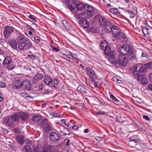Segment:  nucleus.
Returning a JSON list of instances; mask_svg holds the SVG:
<instances>
[{"label": "nucleus", "mask_w": 152, "mask_h": 152, "mask_svg": "<svg viewBox=\"0 0 152 152\" xmlns=\"http://www.w3.org/2000/svg\"><path fill=\"white\" fill-rule=\"evenodd\" d=\"M118 58L114 62L116 67L124 66L129 60H133L137 58L136 52L128 45L125 44L120 46L118 49Z\"/></svg>", "instance_id": "f257e3e1"}, {"label": "nucleus", "mask_w": 152, "mask_h": 152, "mask_svg": "<svg viewBox=\"0 0 152 152\" xmlns=\"http://www.w3.org/2000/svg\"><path fill=\"white\" fill-rule=\"evenodd\" d=\"M146 71V68L144 66L140 64H138L132 68V73L135 77L137 78L138 80H141V77Z\"/></svg>", "instance_id": "f03ea898"}, {"label": "nucleus", "mask_w": 152, "mask_h": 152, "mask_svg": "<svg viewBox=\"0 0 152 152\" xmlns=\"http://www.w3.org/2000/svg\"><path fill=\"white\" fill-rule=\"evenodd\" d=\"M66 7L69 9L73 13H75L77 12L76 6L77 4L75 0H67L65 1Z\"/></svg>", "instance_id": "7ed1b4c3"}, {"label": "nucleus", "mask_w": 152, "mask_h": 152, "mask_svg": "<svg viewBox=\"0 0 152 152\" xmlns=\"http://www.w3.org/2000/svg\"><path fill=\"white\" fill-rule=\"evenodd\" d=\"M32 45L30 41L27 38H25L23 42L20 43L18 46V48L20 50L29 49Z\"/></svg>", "instance_id": "20e7f679"}, {"label": "nucleus", "mask_w": 152, "mask_h": 152, "mask_svg": "<svg viewBox=\"0 0 152 152\" xmlns=\"http://www.w3.org/2000/svg\"><path fill=\"white\" fill-rule=\"evenodd\" d=\"M99 22L100 25L105 26L104 31L105 32L110 30V27L111 26V23L110 22L107 21L105 18L102 17L100 18L99 19Z\"/></svg>", "instance_id": "39448f33"}, {"label": "nucleus", "mask_w": 152, "mask_h": 152, "mask_svg": "<svg viewBox=\"0 0 152 152\" xmlns=\"http://www.w3.org/2000/svg\"><path fill=\"white\" fill-rule=\"evenodd\" d=\"M110 27V30L108 31L106 33H109L111 31H112L113 35L114 37L117 38V37L119 36V34H120V33H121L120 29L116 26H112V24H111V26Z\"/></svg>", "instance_id": "423d86ee"}, {"label": "nucleus", "mask_w": 152, "mask_h": 152, "mask_svg": "<svg viewBox=\"0 0 152 152\" xmlns=\"http://www.w3.org/2000/svg\"><path fill=\"white\" fill-rule=\"evenodd\" d=\"M86 72L91 80L94 82V80L96 79L97 78V75L94 71L90 68H86Z\"/></svg>", "instance_id": "0eeeda50"}, {"label": "nucleus", "mask_w": 152, "mask_h": 152, "mask_svg": "<svg viewBox=\"0 0 152 152\" xmlns=\"http://www.w3.org/2000/svg\"><path fill=\"white\" fill-rule=\"evenodd\" d=\"M13 31V28L11 27L6 26L5 27L4 31V35L6 38H8L10 37L11 34Z\"/></svg>", "instance_id": "6e6552de"}, {"label": "nucleus", "mask_w": 152, "mask_h": 152, "mask_svg": "<svg viewBox=\"0 0 152 152\" xmlns=\"http://www.w3.org/2000/svg\"><path fill=\"white\" fill-rule=\"evenodd\" d=\"M49 137L52 142L59 140L60 138L59 134L55 132H51L50 134Z\"/></svg>", "instance_id": "1a4fd4ad"}, {"label": "nucleus", "mask_w": 152, "mask_h": 152, "mask_svg": "<svg viewBox=\"0 0 152 152\" xmlns=\"http://www.w3.org/2000/svg\"><path fill=\"white\" fill-rule=\"evenodd\" d=\"M93 14V13H90L89 12H86L78 15V17L80 20H86V18L92 16Z\"/></svg>", "instance_id": "9d476101"}, {"label": "nucleus", "mask_w": 152, "mask_h": 152, "mask_svg": "<svg viewBox=\"0 0 152 152\" xmlns=\"http://www.w3.org/2000/svg\"><path fill=\"white\" fill-rule=\"evenodd\" d=\"M22 85L23 88L27 90L30 91L31 89V83L28 80H26L22 82Z\"/></svg>", "instance_id": "9b49d317"}, {"label": "nucleus", "mask_w": 152, "mask_h": 152, "mask_svg": "<svg viewBox=\"0 0 152 152\" xmlns=\"http://www.w3.org/2000/svg\"><path fill=\"white\" fill-rule=\"evenodd\" d=\"M109 56L108 59L111 62L112 64H114L115 65L114 61H116L117 59L113 61L114 58H115L116 56V53L115 51H113L109 54V55H107Z\"/></svg>", "instance_id": "f8f14e48"}, {"label": "nucleus", "mask_w": 152, "mask_h": 152, "mask_svg": "<svg viewBox=\"0 0 152 152\" xmlns=\"http://www.w3.org/2000/svg\"><path fill=\"white\" fill-rule=\"evenodd\" d=\"M80 25L84 28H87L89 26V23L86 20H80L79 22Z\"/></svg>", "instance_id": "ddd939ff"}, {"label": "nucleus", "mask_w": 152, "mask_h": 152, "mask_svg": "<svg viewBox=\"0 0 152 152\" xmlns=\"http://www.w3.org/2000/svg\"><path fill=\"white\" fill-rule=\"evenodd\" d=\"M22 82L18 80H15L14 82V84L13 85V88L14 89H19L22 86Z\"/></svg>", "instance_id": "4468645a"}, {"label": "nucleus", "mask_w": 152, "mask_h": 152, "mask_svg": "<svg viewBox=\"0 0 152 152\" xmlns=\"http://www.w3.org/2000/svg\"><path fill=\"white\" fill-rule=\"evenodd\" d=\"M117 38H118L119 39L121 40L122 42L124 43H126L127 41V38L122 32L120 33V34H119V36L117 37Z\"/></svg>", "instance_id": "2eb2a0df"}, {"label": "nucleus", "mask_w": 152, "mask_h": 152, "mask_svg": "<svg viewBox=\"0 0 152 152\" xmlns=\"http://www.w3.org/2000/svg\"><path fill=\"white\" fill-rule=\"evenodd\" d=\"M85 9L86 10H88L86 12H89L90 13H93L92 16L94 15V8L91 6L90 5L88 4H86Z\"/></svg>", "instance_id": "dca6fc26"}, {"label": "nucleus", "mask_w": 152, "mask_h": 152, "mask_svg": "<svg viewBox=\"0 0 152 152\" xmlns=\"http://www.w3.org/2000/svg\"><path fill=\"white\" fill-rule=\"evenodd\" d=\"M58 80L57 79H53L51 80L49 86L50 87L55 88L58 84Z\"/></svg>", "instance_id": "f3484780"}, {"label": "nucleus", "mask_w": 152, "mask_h": 152, "mask_svg": "<svg viewBox=\"0 0 152 152\" xmlns=\"http://www.w3.org/2000/svg\"><path fill=\"white\" fill-rule=\"evenodd\" d=\"M52 78L48 75H45L44 76V83L48 86L51 81Z\"/></svg>", "instance_id": "a211bd4d"}, {"label": "nucleus", "mask_w": 152, "mask_h": 152, "mask_svg": "<svg viewBox=\"0 0 152 152\" xmlns=\"http://www.w3.org/2000/svg\"><path fill=\"white\" fill-rule=\"evenodd\" d=\"M8 43L13 49H16L17 48L16 43L14 40L10 39L8 41Z\"/></svg>", "instance_id": "6ab92c4d"}, {"label": "nucleus", "mask_w": 152, "mask_h": 152, "mask_svg": "<svg viewBox=\"0 0 152 152\" xmlns=\"http://www.w3.org/2000/svg\"><path fill=\"white\" fill-rule=\"evenodd\" d=\"M18 116L22 120H25L28 118V115L24 113H18Z\"/></svg>", "instance_id": "aec40b11"}, {"label": "nucleus", "mask_w": 152, "mask_h": 152, "mask_svg": "<svg viewBox=\"0 0 152 152\" xmlns=\"http://www.w3.org/2000/svg\"><path fill=\"white\" fill-rule=\"evenodd\" d=\"M108 46L107 42L105 40L101 41L99 45V48L100 49L104 50L106 47Z\"/></svg>", "instance_id": "412c9836"}, {"label": "nucleus", "mask_w": 152, "mask_h": 152, "mask_svg": "<svg viewBox=\"0 0 152 152\" xmlns=\"http://www.w3.org/2000/svg\"><path fill=\"white\" fill-rule=\"evenodd\" d=\"M43 131L45 132H47L51 130L50 126L48 124L44 125L42 127Z\"/></svg>", "instance_id": "4be33fe9"}, {"label": "nucleus", "mask_w": 152, "mask_h": 152, "mask_svg": "<svg viewBox=\"0 0 152 152\" xmlns=\"http://www.w3.org/2000/svg\"><path fill=\"white\" fill-rule=\"evenodd\" d=\"M11 58L9 56H7L4 60L2 65L4 66L7 65L11 62Z\"/></svg>", "instance_id": "5701e85b"}, {"label": "nucleus", "mask_w": 152, "mask_h": 152, "mask_svg": "<svg viewBox=\"0 0 152 152\" xmlns=\"http://www.w3.org/2000/svg\"><path fill=\"white\" fill-rule=\"evenodd\" d=\"M32 120L34 122H37L41 119V116L39 115H36L32 117Z\"/></svg>", "instance_id": "b1692460"}, {"label": "nucleus", "mask_w": 152, "mask_h": 152, "mask_svg": "<svg viewBox=\"0 0 152 152\" xmlns=\"http://www.w3.org/2000/svg\"><path fill=\"white\" fill-rule=\"evenodd\" d=\"M17 140L18 142L21 145H23V143L24 138L21 135H19L17 137Z\"/></svg>", "instance_id": "393cba45"}, {"label": "nucleus", "mask_w": 152, "mask_h": 152, "mask_svg": "<svg viewBox=\"0 0 152 152\" xmlns=\"http://www.w3.org/2000/svg\"><path fill=\"white\" fill-rule=\"evenodd\" d=\"M86 4L84 5L83 3H80L79 4H77V6H76V9L77 11L78 10H83L85 9Z\"/></svg>", "instance_id": "a878e982"}, {"label": "nucleus", "mask_w": 152, "mask_h": 152, "mask_svg": "<svg viewBox=\"0 0 152 152\" xmlns=\"http://www.w3.org/2000/svg\"><path fill=\"white\" fill-rule=\"evenodd\" d=\"M62 57L67 61L72 63L73 62V59L71 58L68 55L63 54H62Z\"/></svg>", "instance_id": "bb28decb"}, {"label": "nucleus", "mask_w": 152, "mask_h": 152, "mask_svg": "<svg viewBox=\"0 0 152 152\" xmlns=\"http://www.w3.org/2000/svg\"><path fill=\"white\" fill-rule=\"evenodd\" d=\"M19 118V117L18 116V114L17 113H14L10 117V118H12V120H13L14 121H17Z\"/></svg>", "instance_id": "cd10ccee"}, {"label": "nucleus", "mask_w": 152, "mask_h": 152, "mask_svg": "<svg viewBox=\"0 0 152 152\" xmlns=\"http://www.w3.org/2000/svg\"><path fill=\"white\" fill-rule=\"evenodd\" d=\"M77 90L80 92H83L85 93H87L86 89L83 86H80L77 87Z\"/></svg>", "instance_id": "c85d7f7f"}, {"label": "nucleus", "mask_w": 152, "mask_h": 152, "mask_svg": "<svg viewBox=\"0 0 152 152\" xmlns=\"http://www.w3.org/2000/svg\"><path fill=\"white\" fill-rule=\"evenodd\" d=\"M103 50H104L105 54L107 56L109 55V54L111 52L110 48L108 46L106 47Z\"/></svg>", "instance_id": "c756f323"}, {"label": "nucleus", "mask_w": 152, "mask_h": 152, "mask_svg": "<svg viewBox=\"0 0 152 152\" xmlns=\"http://www.w3.org/2000/svg\"><path fill=\"white\" fill-rule=\"evenodd\" d=\"M61 23L66 28H69V27L70 26V24L68 23L67 21L65 20H63L61 22Z\"/></svg>", "instance_id": "7c9ffc66"}, {"label": "nucleus", "mask_w": 152, "mask_h": 152, "mask_svg": "<svg viewBox=\"0 0 152 152\" xmlns=\"http://www.w3.org/2000/svg\"><path fill=\"white\" fill-rule=\"evenodd\" d=\"M97 29V28H96L95 27H91L88 28V30L89 32L96 33L98 31V30Z\"/></svg>", "instance_id": "2f4dec72"}, {"label": "nucleus", "mask_w": 152, "mask_h": 152, "mask_svg": "<svg viewBox=\"0 0 152 152\" xmlns=\"http://www.w3.org/2000/svg\"><path fill=\"white\" fill-rule=\"evenodd\" d=\"M25 38H26L25 37V36L23 34L20 32H18V39L19 40H23V41H24V39Z\"/></svg>", "instance_id": "473e14b6"}, {"label": "nucleus", "mask_w": 152, "mask_h": 152, "mask_svg": "<svg viewBox=\"0 0 152 152\" xmlns=\"http://www.w3.org/2000/svg\"><path fill=\"white\" fill-rule=\"evenodd\" d=\"M126 13L128 14L130 17L131 18H133L134 17V13L132 11H131L130 10H127L126 11Z\"/></svg>", "instance_id": "72a5a7b5"}, {"label": "nucleus", "mask_w": 152, "mask_h": 152, "mask_svg": "<svg viewBox=\"0 0 152 152\" xmlns=\"http://www.w3.org/2000/svg\"><path fill=\"white\" fill-rule=\"evenodd\" d=\"M24 149L26 152H31L32 149L31 147L28 145H26L24 147Z\"/></svg>", "instance_id": "f704fd0d"}, {"label": "nucleus", "mask_w": 152, "mask_h": 152, "mask_svg": "<svg viewBox=\"0 0 152 152\" xmlns=\"http://www.w3.org/2000/svg\"><path fill=\"white\" fill-rule=\"evenodd\" d=\"M43 77V76L41 73H39L37 74L35 76V79H42Z\"/></svg>", "instance_id": "c9c22d12"}, {"label": "nucleus", "mask_w": 152, "mask_h": 152, "mask_svg": "<svg viewBox=\"0 0 152 152\" xmlns=\"http://www.w3.org/2000/svg\"><path fill=\"white\" fill-rule=\"evenodd\" d=\"M21 96L24 98H27L28 97L31 98V96H29L25 92L22 93L21 94Z\"/></svg>", "instance_id": "e433bc0d"}, {"label": "nucleus", "mask_w": 152, "mask_h": 152, "mask_svg": "<svg viewBox=\"0 0 152 152\" xmlns=\"http://www.w3.org/2000/svg\"><path fill=\"white\" fill-rule=\"evenodd\" d=\"M13 120L10 118H9V121H8L7 126H12L13 124Z\"/></svg>", "instance_id": "4c0bfd02"}, {"label": "nucleus", "mask_w": 152, "mask_h": 152, "mask_svg": "<svg viewBox=\"0 0 152 152\" xmlns=\"http://www.w3.org/2000/svg\"><path fill=\"white\" fill-rule=\"evenodd\" d=\"M110 12L114 14H116L118 12V10L116 8L110 9Z\"/></svg>", "instance_id": "58836bf2"}, {"label": "nucleus", "mask_w": 152, "mask_h": 152, "mask_svg": "<svg viewBox=\"0 0 152 152\" xmlns=\"http://www.w3.org/2000/svg\"><path fill=\"white\" fill-rule=\"evenodd\" d=\"M33 152H39V148L38 146H34L33 148Z\"/></svg>", "instance_id": "ea45409f"}, {"label": "nucleus", "mask_w": 152, "mask_h": 152, "mask_svg": "<svg viewBox=\"0 0 152 152\" xmlns=\"http://www.w3.org/2000/svg\"><path fill=\"white\" fill-rule=\"evenodd\" d=\"M140 80L141 81L142 84H146L147 83V80L145 78H143L142 77H141Z\"/></svg>", "instance_id": "a19ab883"}, {"label": "nucleus", "mask_w": 152, "mask_h": 152, "mask_svg": "<svg viewBox=\"0 0 152 152\" xmlns=\"http://www.w3.org/2000/svg\"><path fill=\"white\" fill-rule=\"evenodd\" d=\"M110 98L111 100L114 102H119L118 100H117L113 95H111L110 96Z\"/></svg>", "instance_id": "79ce46f5"}, {"label": "nucleus", "mask_w": 152, "mask_h": 152, "mask_svg": "<svg viewBox=\"0 0 152 152\" xmlns=\"http://www.w3.org/2000/svg\"><path fill=\"white\" fill-rule=\"evenodd\" d=\"M144 66L146 68V71L147 70L148 68L149 67H150L151 68V62L148 63L144 65V66Z\"/></svg>", "instance_id": "37998d69"}, {"label": "nucleus", "mask_w": 152, "mask_h": 152, "mask_svg": "<svg viewBox=\"0 0 152 152\" xmlns=\"http://www.w3.org/2000/svg\"><path fill=\"white\" fill-rule=\"evenodd\" d=\"M34 38L35 42L37 43H38L39 42V38L38 36L35 37Z\"/></svg>", "instance_id": "c03bdc74"}, {"label": "nucleus", "mask_w": 152, "mask_h": 152, "mask_svg": "<svg viewBox=\"0 0 152 152\" xmlns=\"http://www.w3.org/2000/svg\"><path fill=\"white\" fill-rule=\"evenodd\" d=\"M70 54L72 57H73L75 59H77L78 57L75 54H74L72 53H71V52H70Z\"/></svg>", "instance_id": "a18cd8bd"}, {"label": "nucleus", "mask_w": 152, "mask_h": 152, "mask_svg": "<svg viewBox=\"0 0 152 152\" xmlns=\"http://www.w3.org/2000/svg\"><path fill=\"white\" fill-rule=\"evenodd\" d=\"M8 121H9V118H5L3 119V123L7 125Z\"/></svg>", "instance_id": "49530a36"}, {"label": "nucleus", "mask_w": 152, "mask_h": 152, "mask_svg": "<svg viewBox=\"0 0 152 152\" xmlns=\"http://www.w3.org/2000/svg\"><path fill=\"white\" fill-rule=\"evenodd\" d=\"M14 67V66L11 64H9L7 66V68L8 69L12 70Z\"/></svg>", "instance_id": "de8ad7c7"}, {"label": "nucleus", "mask_w": 152, "mask_h": 152, "mask_svg": "<svg viewBox=\"0 0 152 152\" xmlns=\"http://www.w3.org/2000/svg\"><path fill=\"white\" fill-rule=\"evenodd\" d=\"M28 17L30 19L33 20L34 22H36V19L34 17V16L32 15H29Z\"/></svg>", "instance_id": "09e8293b"}, {"label": "nucleus", "mask_w": 152, "mask_h": 152, "mask_svg": "<svg viewBox=\"0 0 152 152\" xmlns=\"http://www.w3.org/2000/svg\"><path fill=\"white\" fill-rule=\"evenodd\" d=\"M39 81V80L38 79H35V77L33 79L32 82L33 83H37Z\"/></svg>", "instance_id": "8fccbe9b"}, {"label": "nucleus", "mask_w": 152, "mask_h": 152, "mask_svg": "<svg viewBox=\"0 0 152 152\" xmlns=\"http://www.w3.org/2000/svg\"><path fill=\"white\" fill-rule=\"evenodd\" d=\"M129 141L130 142H134L135 143H136L137 142V140L136 139H133L132 138H129Z\"/></svg>", "instance_id": "3c124183"}, {"label": "nucleus", "mask_w": 152, "mask_h": 152, "mask_svg": "<svg viewBox=\"0 0 152 152\" xmlns=\"http://www.w3.org/2000/svg\"><path fill=\"white\" fill-rule=\"evenodd\" d=\"M143 118L148 121H150V118L148 117V116L145 115H143Z\"/></svg>", "instance_id": "603ef678"}, {"label": "nucleus", "mask_w": 152, "mask_h": 152, "mask_svg": "<svg viewBox=\"0 0 152 152\" xmlns=\"http://www.w3.org/2000/svg\"><path fill=\"white\" fill-rule=\"evenodd\" d=\"M29 57H30L31 59L34 60L36 58L37 56L34 55H29Z\"/></svg>", "instance_id": "864d4df0"}, {"label": "nucleus", "mask_w": 152, "mask_h": 152, "mask_svg": "<svg viewBox=\"0 0 152 152\" xmlns=\"http://www.w3.org/2000/svg\"><path fill=\"white\" fill-rule=\"evenodd\" d=\"M9 9L12 11H13L15 10V8L12 6H8Z\"/></svg>", "instance_id": "5fc2aeb1"}, {"label": "nucleus", "mask_w": 152, "mask_h": 152, "mask_svg": "<svg viewBox=\"0 0 152 152\" xmlns=\"http://www.w3.org/2000/svg\"><path fill=\"white\" fill-rule=\"evenodd\" d=\"M51 47H52V49L54 50H55L56 52H58L59 50V49L57 48L52 46H51Z\"/></svg>", "instance_id": "6e6d98bb"}, {"label": "nucleus", "mask_w": 152, "mask_h": 152, "mask_svg": "<svg viewBox=\"0 0 152 152\" xmlns=\"http://www.w3.org/2000/svg\"><path fill=\"white\" fill-rule=\"evenodd\" d=\"M6 85L5 83H0V87H5Z\"/></svg>", "instance_id": "4d7b16f0"}, {"label": "nucleus", "mask_w": 152, "mask_h": 152, "mask_svg": "<svg viewBox=\"0 0 152 152\" xmlns=\"http://www.w3.org/2000/svg\"><path fill=\"white\" fill-rule=\"evenodd\" d=\"M147 54L145 52H143L142 53V57H147Z\"/></svg>", "instance_id": "13d9d810"}, {"label": "nucleus", "mask_w": 152, "mask_h": 152, "mask_svg": "<svg viewBox=\"0 0 152 152\" xmlns=\"http://www.w3.org/2000/svg\"><path fill=\"white\" fill-rule=\"evenodd\" d=\"M97 114L99 115H104L105 114V112H102V111H98L97 112Z\"/></svg>", "instance_id": "bf43d9fd"}, {"label": "nucleus", "mask_w": 152, "mask_h": 152, "mask_svg": "<svg viewBox=\"0 0 152 152\" xmlns=\"http://www.w3.org/2000/svg\"><path fill=\"white\" fill-rule=\"evenodd\" d=\"M72 128L73 129L76 130L78 128V126L76 125H74L72 126Z\"/></svg>", "instance_id": "052dcab7"}, {"label": "nucleus", "mask_w": 152, "mask_h": 152, "mask_svg": "<svg viewBox=\"0 0 152 152\" xmlns=\"http://www.w3.org/2000/svg\"><path fill=\"white\" fill-rule=\"evenodd\" d=\"M149 78L150 81L152 83V72L149 74Z\"/></svg>", "instance_id": "680f3d73"}, {"label": "nucleus", "mask_w": 152, "mask_h": 152, "mask_svg": "<svg viewBox=\"0 0 152 152\" xmlns=\"http://www.w3.org/2000/svg\"><path fill=\"white\" fill-rule=\"evenodd\" d=\"M50 92V91L47 89H45L44 91V92L45 94H48Z\"/></svg>", "instance_id": "e2e57ef3"}, {"label": "nucleus", "mask_w": 152, "mask_h": 152, "mask_svg": "<svg viewBox=\"0 0 152 152\" xmlns=\"http://www.w3.org/2000/svg\"><path fill=\"white\" fill-rule=\"evenodd\" d=\"M14 131L15 133H18V131L19 130V129H17V128H15L14 129Z\"/></svg>", "instance_id": "0e129e2a"}, {"label": "nucleus", "mask_w": 152, "mask_h": 152, "mask_svg": "<svg viewBox=\"0 0 152 152\" xmlns=\"http://www.w3.org/2000/svg\"><path fill=\"white\" fill-rule=\"evenodd\" d=\"M47 121L48 120L47 119H44L42 120V122L44 124H45L47 122Z\"/></svg>", "instance_id": "69168bd1"}, {"label": "nucleus", "mask_w": 152, "mask_h": 152, "mask_svg": "<svg viewBox=\"0 0 152 152\" xmlns=\"http://www.w3.org/2000/svg\"><path fill=\"white\" fill-rule=\"evenodd\" d=\"M70 142V140L69 139H68L66 143V145H69V143Z\"/></svg>", "instance_id": "338daca9"}, {"label": "nucleus", "mask_w": 152, "mask_h": 152, "mask_svg": "<svg viewBox=\"0 0 152 152\" xmlns=\"http://www.w3.org/2000/svg\"><path fill=\"white\" fill-rule=\"evenodd\" d=\"M61 123L62 124H64L65 125H66L65 122L64 120L62 119L61 120Z\"/></svg>", "instance_id": "774afa93"}]
</instances>
